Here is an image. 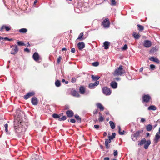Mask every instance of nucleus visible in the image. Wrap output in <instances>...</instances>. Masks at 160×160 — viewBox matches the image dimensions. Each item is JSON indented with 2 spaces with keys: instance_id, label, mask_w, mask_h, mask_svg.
<instances>
[{
  "instance_id": "2eb2a0df",
  "label": "nucleus",
  "mask_w": 160,
  "mask_h": 160,
  "mask_svg": "<svg viewBox=\"0 0 160 160\" xmlns=\"http://www.w3.org/2000/svg\"><path fill=\"white\" fill-rule=\"evenodd\" d=\"M160 138V133L157 132L154 138V141L155 143H157L158 142V140Z\"/></svg>"
},
{
  "instance_id": "774afa93",
  "label": "nucleus",
  "mask_w": 160,
  "mask_h": 160,
  "mask_svg": "<svg viewBox=\"0 0 160 160\" xmlns=\"http://www.w3.org/2000/svg\"><path fill=\"white\" fill-rule=\"evenodd\" d=\"M4 38L3 37H0V40L3 39Z\"/></svg>"
},
{
  "instance_id": "c9c22d12",
  "label": "nucleus",
  "mask_w": 160,
  "mask_h": 160,
  "mask_svg": "<svg viewBox=\"0 0 160 160\" xmlns=\"http://www.w3.org/2000/svg\"><path fill=\"white\" fill-rule=\"evenodd\" d=\"M55 84L56 87H59L61 85V83L59 80H57L55 82Z\"/></svg>"
},
{
  "instance_id": "39448f33",
  "label": "nucleus",
  "mask_w": 160,
  "mask_h": 160,
  "mask_svg": "<svg viewBox=\"0 0 160 160\" xmlns=\"http://www.w3.org/2000/svg\"><path fill=\"white\" fill-rule=\"evenodd\" d=\"M103 93L106 95H109L111 94V91L109 88L107 87H104L102 89Z\"/></svg>"
},
{
  "instance_id": "a211bd4d",
  "label": "nucleus",
  "mask_w": 160,
  "mask_h": 160,
  "mask_svg": "<svg viewBox=\"0 0 160 160\" xmlns=\"http://www.w3.org/2000/svg\"><path fill=\"white\" fill-rule=\"evenodd\" d=\"M66 113L68 116L69 117H72L74 115L73 112L71 110L67 111L66 112Z\"/></svg>"
},
{
  "instance_id": "c03bdc74",
  "label": "nucleus",
  "mask_w": 160,
  "mask_h": 160,
  "mask_svg": "<svg viewBox=\"0 0 160 160\" xmlns=\"http://www.w3.org/2000/svg\"><path fill=\"white\" fill-rule=\"evenodd\" d=\"M111 142V140L110 139H106L105 141V143L108 144L110 143Z\"/></svg>"
},
{
  "instance_id": "f3484780",
  "label": "nucleus",
  "mask_w": 160,
  "mask_h": 160,
  "mask_svg": "<svg viewBox=\"0 0 160 160\" xmlns=\"http://www.w3.org/2000/svg\"><path fill=\"white\" fill-rule=\"evenodd\" d=\"M110 86L113 88L116 89L117 87L118 84L116 82L112 81L111 82Z\"/></svg>"
},
{
  "instance_id": "8fccbe9b",
  "label": "nucleus",
  "mask_w": 160,
  "mask_h": 160,
  "mask_svg": "<svg viewBox=\"0 0 160 160\" xmlns=\"http://www.w3.org/2000/svg\"><path fill=\"white\" fill-rule=\"evenodd\" d=\"M3 39L6 40H8V41H11L12 40V39H10L7 37L4 38Z\"/></svg>"
},
{
  "instance_id": "aec40b11",
  "label": "nucleus",
  "mask_w": 160,
  "mask_h": 160,
  "mask_svg": "<svg viewBox=\"0 0 160 160\" xmlns=\"http://www.w3.org/2000/svg\"><path fill=\"white\" fill-rule=\"evenodd\" d=\"M149 59L151 61L154 62L158 63L159 62V60L158 58H155L154 57H150L149 58Z\"/></svg>"
},
{
  "instance_id": "09e8293b",
  "label": "nucleus",
  "mask_w": 160,
  "mask_h": 160,
  "mask_svg": "<svg viewBox=\"0 0 160 160\" xmlns=\"http://www.w3.org/2000/svg\"><path fill=\"white\" fill-rule=\"evenodd\" d=\"M128 48V46L126 44H125L122 48V49L123 50H126Z\"/></svg>"
},
{
  "instance_id": "603ef678",
  "label": "nucleus",
  "mask_w": 160,
  "mask_h": 160,
  "mask_svg": "<svg viewBox=\"0 0 160 160\" xmlns=\"http://www.w3.org/2000/svg\"><path fill=\"white\" fill-rule=\"evenodd\" d=\"M70 122L72 123H74L76 122V121L74 119H71Z\"/></svg>"
},
{
  "instance_id": "2f4dec72",
  "label": "nucleus",
  "mask_w": 160,
  "mask_h": 160,
  "mask_svg": "<svg viewBox=\"0 0 160 160\" xmlns=\"http://www.w3.org/2000/svg\"><path fill=\"white\" fill-rule=\"evenodd\" d=\"M19 32L22 33H26L27 32V30L25 28H23L19 29Z\"/></svg>"
},
{
  "instance_id": "13d9d810",
  "label": "nucleus",
  "mask_w": 160,
  "mask_h": 160,
  "mask_svg": "<svg viewBox=\"0 0 160 160\" xmlns=\"http://www.w3.org/2000/svg\"><path fill=\"white\" fill-rule=\"evenodd\" d=\"M98 110L97 109L95 110L93 112V113L94 114H96L98 113Z\"/></svg>"
},
{
  "instance_id": "a878e982",
  "label": "nucleus",
  "mask_w": 160,
  "mask_h": 160,
  "mask_svg": "<svg viewBox=\"0 0 160 160\" xmlns=\"http://www.w3.org/2000/svg\"><path fill=\"white\" fill-rule=\"evenodd\" d=\"M133 35L134 38L136 39H138L140 37V35L138 33L137 34L135 32H134L133 33Z\"/></svg>"
},
{
  "instance_id": "864d4df0",
  "label": "nucleus",
  "mask_w": 160,
  "mask_h": 160,
  "mask_svg": "<svg viewBox=\"0 0 160 160\" xmlns=\"http://www.w3.org/2000/svg\"><path fill=\"white\" fill-rule=\"evenodd\" d=\"M76 78H72V80H71V82H76Z\"/></svg>"
},
{
  "instance_id": "423d86ee",
  "label": "nucleus",
  "mask_w": 160,
  "mask_h": 160,
  "mask_svg": "<svg viewBox=\"0 0 160 160\" xmlns=\"http://www.w3.org/2000/svg\"><path fill=\"white\" fill-rule=\"evenodd\" d=\"M33 59L37 62H39L41 61V59L38 53L37 52H35L32 56Z\"/></svg>"
},
{
  "instance_id": "f704fd0d",
  "label": "nucleus",
  "mask_w": 160,
  "mask_h": 160,
  "mask_svg": "<svg viewBox=\"0 0 160 160\" xmlns=\"http://www.w3.org/2000/svg\"><path fill=\"white\" fill-rule=\"evenodd\" d=\"M137 26L138 27V30L139 31H142L143 30L144 27L143 26L139 24H138Z\"/></svg>"
},
{
  "instance_id": "473e14b6",
  "label": "nucleus",
  "mask_w": 160,
  "mask_h": 160,
  "mask_svg": "<svg viewBox=\"0 0 160 160\" xmlns=\"http://www.w3.org/2000/svg\"><path fill=\"white\" fill-rule=\"evenodd\" d=\"M109 124H110L111 128L112 129H113L115 128V124L112 121H110L109 122Z\"/></svg>"
},
{
  "instance_id": "49530a36",
  "label": "nucleus",
  "mask_w": 160,
  "mask_h": 160,
  "mask_svg": "<svg viewBox=\"0 0 160 160\" xmlns=\"http://www.w3.org/2000/svg\"><path fill=\"white\" fill-rule=\"evenodd\" d=\"M4 127L5 128V131L7 132H8V124H5L4 125Z\"/></svg>"
},
{
  "instance_id": "393cba45",
  "label": "nucleus",
  "mask_w": 160,
  "mask_h": 160,
  "mask_svg": "<svg viewBox=\"0 0 160 160\" xmlns=\"http://www.w3.org/2000/svg\"><path fill=\"white\" fill-rule=\"evenodd\" d=\"M109 42L108 41H105L104 42L103 44L104 46V49H107L109 48Z\"/></svg>"
},
{
  "instance_id": "a19ab883",
  "label": "nucleus",
  "mask_w": 160,
  "mask_h": 160,
  "mask_svg": "<svg viewBox=\"0 0 160 160\" xmlns=\"http://www.w3.org/2000/svg\"><path fill=\"white\" fill-rule=\"evenodd\" d=\"M66 117L65 116H64L62 117L61 118H60L59 119V120L60 121H64L66 119Z\"/></svg>"
},
{
  "instance_id": "72a5a7b5",
  "label": "nucleus",
  "mask_w": 160,
  "mask_h": 160,
  "mask_svg": "<svg viewBox=\"0 0 160 160\" xmlns=\"http://www.w3.org/2000/svg\"><path fill=\"white\" fill-rule=\"evenodd\" d=\"M115 133L113 132L112 133V135L111 136H108V138L110 139L111 140H112L115 138Z\"/></svg>"
},
{
  "instance_id": "1a4fd4ad",
  "label": "nucleus",
  "mask_w": 160,
  "mask_h": 160,
  "mask_svg": "<svg viewBox=\"0 0 160 160\" xmlns=\"http://www.w3.org/2000/svg\"><path fill=\"white\" fill-rule=\"evenodd\" d=\"M152 45L151 42L150 41L148 40H145L143 43L144 46L147 48L150 47Z\"/></svg>"
},
{
  "instance_id": "ddd939ff",
  "label": "nucleus",
  "mask_w": 160,
  "mask_h": 160,
  "mask_svg": "<svg viewBox=\"0 0 160 160\" xmlns=\"http://www.w3.org/2000/svg\"><path fill=\"white\" fill-rule=\"evenodd\" d=\"M151 98L148 95H145L143 98V101L145 102H148Z\"/></svg>"
},
{
  "instance_id": "4be33fe9",
  "label": "nucleus",
  "mask_w": 160,
  "mask_h": 160,
  "mask_svg": "<svg viewBox=\"0 0 160 160\" xmlns=\"http://www.w3.org/2000/svg\"><path fill=\"white\" fill-rule=\"evenodd\" d=\"M91 78L93 81H98L97 80L100 78V77L98 76H94L92 75H91Z\"/></svg>"
},
{
  "instance_id": "3c124183",
  "label": "nucleus",
  "mask_w": 160,
  "mask_h": 160,
  "mask_svg": "<svg viewBox=\"0 0 160 160\" xmlns=\"http://www.w3.org/2000/svg\"><path fill=\"white\" fill-rule=\"evenodd\" d=\"M118 152L117 150H114L113 155L114 156H116L118 155Z\"/></svg>"
},
{
  "instance_id": "5fc2aeb1",
  "label": "nucleus",
  "mask_w": 160,
  "mask_h": 160,
  "mask_svg": "<svg viewBox=\"0 0 160 160\" xmlns=\"http://www.w3.org/2000/svg\"><path fill=\"white\" fill-rule=\"evenodd\" d=\"M94 127L96 129H98L99 128V126L98 125H94Z\"/></svg>"
},
{
  "instance_id": "6ab92c4d",
  "label": "nucleus",
  "mask_w": 160,
  "mask_h": 160,
  "mask_svg": "<svg viewBox=\"0 0 160 160\" xmlns=\"http://www.w3.org/2000/svg\"><path fill=\"white\" fill-rule=\"evenodd\" d=\"M71 93V95L74 97H80V95L75 90L72 91Z\"/></svg>"
},
{
  "instance_id": "c85d7f7f",
  "label": "nucleus",
  "mask_w": 160,
  "mask_h": 160,
  "mask_svg": "<svg viewBox=\"0 0 160 160\" xmlns=\"http://www.w3.org/2000/svg\"><path fill=\"white\" fill-rule=\"evenodd\" d=\"M149 110H155L156 109V107L153 105H151L148 108Z\"/></svg>"
},
{
  "instance_id": "f03ea898",
  "label": "nucleus",
  "mask_w": 160,
  "mask_h": 160,
  "mask_svg": "<svg viewBox=\"0 0 160 160\" xmlns=\"http://www.w3.org/2000/svg\"><path fill=\"white\" fill-rule=\"evenodd\" d=\"M125 73V71L123 69L122 66L120 65L119 67L115 71L113 75L114 76H121Z\"/></svg>"
},
{
  "instance_id": "b1692460",
  "label": "nucleus",
  "mask_w": 160,
  "mask_h": 160,
  "mask_svg": "<svg viewBox=\"0 0 160 160\" xmlns=\"http://www.w3.org/2000/svg\"><path fill=\"white\" fill-rule=\"evenodd\" d=\"M97 106L98 108L100 109L101 111H103L104 110V108L101 103H97Z\"/></svg>"
},
{
  "instance_id": "e433bc0d",
  "label": "nucleus",
  "mask_w": 160,
  "mask_h": 160,
  "mask_svg": "<svg viewBox=\"0 0 160 160\" xmlns=\"http://www.w3.org/2000/svg\"><path fill=\"white\" fill-rule=\"evenodd\" d=\"M52 117L55 119L59 118V119L60 116L58 114L54 113L52 114Z\"/></svg>"
},
{
  "instance_id": "9d476101",
  "label": "nucleus",
  "mask_w": 160,
  "mask_h": 160,
  "mask_svg": "<svg viewBox=\"0 0 160 160\" xmlns=\"http://www.w3.org/2000/svg\"><path fill=\"white\" fill-rule=\"evenodd\" d=\"M35 94V92H30L28 93L24 97V98L25 99H27L30 97L33 96Z\"/></svg>"
},
{
  "instance_id": "052dcab7",
  "label": "nucleus",
  "mask_w": 160,
  "mask_h": 160,
  "mask_svg": "<svg viewBox=\"0 0 160 160\" xmlns=\"http://www.w3.org/2000/svg\"><path fill=\"white\" fill-rule=\"evenodd\" d=\"M105 145L106 148L107 149H108L109 148L110 146L108 144L105 143Z\"/></svg>"
},
{
  "instance_id": "4468645a",
  "label": "nucleus",
  "mask_w": 160,
  "mask_h": 160,
  "mask_svg": "<svg viewBox=\"0 0 160 160\" xmlns=\"http://www.w3.org/2000/svg\"><path fill=\"white\" fill-rule=\"evenodd\" d=\"M4 29H5L6 31H8L11 29V27L10 26H8L5 25H3L1 27L0 31H2Z\"/></svg>"
},
{
  "instance_id": "bb28decb",
  "label": "nucleus",
  "mask_w": 160,
  "mask_h": 160,
  "mask_svg": "<svg viewBox=\"0 0 160 160\" xmlns=\"http://www.w3.org/2000/svg\"><path fill=\"white\" fill-rule=\"evenodd\" d=\"M146 140L144 138L142 139L140 141V142L138 144L139 145L141 146L145 144L146 142Z\"/></svg>"
},
{
  "instance_id": "5701e85b",
  "label": "nucleus",
  "mask_w": 160,
  "mask_h": 160,
  "mask_svg": "<svg viewBox=\"0 0 160 160\" xmlns=\"http://www.w3.org/2000/svg\"><path fill=\"white\" fill-rule=\"evenodd\" d=\"M85 89L83 86H81L80 87L79 92L81 94H83L84 93Z\"/></svg>"
},
{
  "instance_id": "4c0bfd02",
  "label": "nucleus",
  "mask_w": 160,
  "mask_h": 160,
  "mask_svg": "<svg viewBox=\"0 0 160 160\" xmlns=\"http://www.w3.org/2000/svg\"><path fill=\"white\" fill-rule=\"evenodd\" d=\"M111 3V5L112 6H115L116 4V2L115 1V0H110Z\"/></svg>"
},
{
  "instance_id": "a18cd8bd",
  "label": "nucleus",
  "mask_w": 160,
  "mask_h": 160,
  "mask_svg": "<svg viewBox=\"0 0 160 160\" xmlns=\"http://www.w3.org/2000/svg\"><path fill=\"white\" fill-rule=\"evenodd\" d=\"M104 119L103 118L102 116H100L99 118L98 119V120L99 122H102L103 121Z\"/></svg>"
},
{
  "instance_id": "f257e3e1",
  "label": "nucleus",
  "mask_w": 160,
  "mask_h": 160,
  "mask_svg": "<svg viewBox=\"0 0 160 160\" xmlns=\"http://www.w3.org/2000/svg\"><path fill=\"white\" fill-rule=\"evenodd\" d=\"M21 121L17 120H15L14 123V131L18 137L22 135L25 131V128H23L20 126Z\"/></svg>"
},
{
  "instance_id": "7c9ffc66",
  "label": "nucleus",
  "mask_w": 160,
  "mask_h": 160,
  "mask_svg": "<svg viewBox=\"0 0 160 160\" xmlns=\"http://www.w3.org/2000/svg\"><path fill=\"white\" fill-rule=\"evenodd\" d=\"M118 132L119 134L121 135H124L125 132L124 130L122 132H121V128L120 126H118Z\"/></svg>"
},
{
  "instance_id": "6e6d98bb",
  "label": "nucleus",
  "mask_w": 160,
  "mask_h": 160,
  "mask_svg": "<svg viewBox=\"0 0 160 160\" xmlns=\"http://www.w3.org/2000/svg\"><path fill=\"white\" fill-rule=\"evenodd\" d=\"M140 121L141 122H144L145 121V119L143 118H141Z\"/></svg>"
},
{
  "instance_id": "de8ad7c7",
  "label": "nucleus",
  "mask_w": 160,
  "mask_h": 160,
  "mask_svg": "<svg viewBox=\"0 0 160 160\" xmlns=\"http://www.w3.org/2000/svg\"><path fill=\"white\" fill-rule=\"evenodd\" d=\"M62 59V57H61L59 56V57L58 58L57 60V62L58 64H59L61 61V60Z\"/></svg>"
},
{
  "instance_id": "6e6552de",
  "label": "nucleus",
  "mask_w": 160,
  "mask_h": 160,
  "mask_svg": "<svg viewBox=\"0 0 160 160\" xmlns=\"http://www.w3.org/2000/svg\"><path fill=\"white\" fill-rule=\"evenodd\" d=\"M99 83V81H96L94 83H90L88 85V88L91 89L94 88Z\"/></svg>"
},
{
  "instance_id": "cd10ccee",
  "label": "nucleus",
  "mask_w": 160,
  "mask_h": 160,
  "mask_svg": "<svg viewBox=\"0 0 160 160\" xmlns=\"http://www.w3.org/2000/svg\"><path fill=\"white\" fill-rule=\"evenodd\" d=\"M75 118L78 120V123H80L81 122V120L80 117L77 114L75 115Z\"/></svg>"
},
{
  "instance_id": "9b49d317",
  "label": "nucleus",
  "mask_w": 160,
  "mask_h": 160,
  "mask_svg": "<svg viewBox=\"0 0 160 160\" xmlns=\"http://www.w3.org/2000/svg\"><path fill=\"white\" fill-rule=\"evenodd\" d=\"M78 46L79 50H82L85 47V45L84 42H79L78 44Z\"/></svg>"
},
{
  "instance_id": "7ed1b4c3",
  "label": "nucleus",
  "mask_w": 160,
  "mask_h": 160,
  "mask_svg": "<svg viewBox=\"0 0 160 160\" xmlns=\"http://www.w3.org/2000/svg\"><path fill=\"white\" fill-rule=\"evenodd\" d=\"M142 131H138L135 133L134 132H133L131 136V138L132 140L134 141H136L140 134L142 133Z\"/></svg>"
},
{
  "instance_id": "dca6fc26",
  "label": "nucleus",
  "mask_w": 160,
  "mask_h": 160,
  "mask_svg": "<svg viewBox=\"0 0 160 160\" xmlns=\"http://www.w3.org/2000/svg\"><path fill=\"white\" fill-rule=\"evenodd\" d=\"M151 141L150 140L146 141L144 146V148L145 149H147L148 148L149 145L151 144Z\"/></svg>"
},
{
  "instance_id": "69168bd1",
  "label": "nucleus",
  "mask_w": 160,
  "mask_h": 160,
  "mask_svg": "<svg viewBox=\"0 0 160 160\" xmlns=\"http://www.w3.org/2000/svg\"><path fill=\"white\" fill-rule=\"evenodd\" d=\"M67 50V49L66 48H63L62 49V51H65V50Z\"/></svg>"
},
{
  "instance_id": "f8f14e48",
  "label": "nucleus",
  "mask_w": 160,
  "mask_h": 160,
  "mask_svg": "<svg viewBox=\"0 0 160 160\" xmlns=\"http://www.w3.org/2000/svg\"><path fill=\"white\" fill-rule=\"evenodd\" d=\"M31 102L33 105H37L38 103V101L36 97H34L32 98L31 99Z\"/></svg>"
},
{
  "instance_id": "4d7b16f0",
  "label": "nucleus",
  "mask_w": 160,
  "mask_h": 160,
  "mask_svg": "<svg viewBox=\"0 0 160 160\" xmlns=\"http://www.w3.org/2000/svg\"><path fill=\"white\" fill-rule=\"evenodd\" d=\"M71 52L72 53H74L75 52V48H72L71 50Z\"/></svg>"
},
{
  "instance_id": "412c9836",
  "label": "nucleus",
  "mask_w": 160,
  "mask_h": 160,
  "mask_svg": "<svg viewBox=\"0 0 160 160\" xmlns=\"http://www.w3.org/2000/svg\"><path fill=\"white\" fill-rule=\"evenodd\" d=\"M146 129L147 131H151L153 128L152 126L150 124L146 126Z\"/></svg>"
},
{
  "instance_id": "c756f323",
  "label": "nucleus",
  "mask_w": 160,
  "mask_h": 160,
  "mask_svg": "<svg viewBox=\"0 0 160 160\" xmlns=\"http://www.w3.org/2000/svg\"><path fill=\"white\" fill-rule=\"evenodd\" d=\"M157 51V49L156 48H153L150 51V53L151 54H153L154 52Z\"/></svg>"
},
{
  "instance_id": "e2e57ef3",
  "label": "nucleus",
  "mask_w": 160,
  "mask_h": 160,
  "mask_svg": "<svg viewBox=\"0 0 160 160\" xmlns=\"http://www.w3.org/2000/svg\"><path fill=\"white\" fill-rule=\"evenodd\" d=\"M104 160H109V158L108 157H105L104 158Z\"/></svg>"
},
{
  "instance_id": "37998d69",
  "label": "nucleus",
  "mask_w": 160,
  "mask_h": 160,
  "mask_svg": "<svg viewBox=\"0 0 160 160\" xmlns=\"http://www.w3.org/2000/svg\"><path fill=\"white\" fill-rule=\"evenodd\" d=\"M92 65L93 66L97 67L99 65V62H94L92 63Z\"/></svg>"
},
{
  "instance_id": "680f3d73",
  "label": "nucleus",
  "mask_w": 160,
  "mask_h": 160,
  "mask_svg": "<svg viewBox=\"0 0 160 160\" xmlns=\"http://www.w3.org/2000/svg\"><path fill=\"white\" fill-rule=\"evenodd\" d=\"M115 80L117 81H119L120 80L121 78H117L114 79Z\"/></svg>"
},
{
  "instance_id": "338daca9",
  "label": "nucleus",
  "mask_w": 160,
  "mask_h": 160,
  "mask_svg": "<svg viewBox=\"0 0 160 160\" xmlns=\"http://www.w3.org/2000/svg\"><path fill=\"white\" fill-rule=\"evenodd\" d=\"M143 68H141L140 69V72H142V71H143Z\"/></svg>"
},
{
  "instance_id": "bf43d9fd",
  "label": "nucleus",
  "mask_w": 160,
  "mask_h": 160,
  "mask_svg": "<svg viewBox=\"0 0 160 160\" xmlns=\"http://www.w3.org/2000/svg\"><path fill=\"white\" fill-rule=\"evenodd\" d=\"M24 51L27 52H30V50H29V49L28 48H25V49H24Z\"/></svg>"
},
{
  "instance_id": "0e129e2a",
  "label": "nucleus",
  "mask_w": 160,
  "mask_h": 160,
  "mask_svg": "<svg viewBox=\"0 0 160 160\" xmlns=\"http://www.w3.org/2000/svg\"><path fill=\"white\" fill-rule=\"evenodd\" d=\"M107 133L106 132H104L103 134L104 137L106 136L107 135Z\"/></svg>"
},
{
  "instance_id": "79ce46f5",
  "label": "nucleus",
  "mask_w": 160,
  "mask_h": 160,
  "mask_svg": "<svg viewBox=\"0 0 160 160\" xmlns=\"http://www.w3.org/2000/svg\"><path fill=\"white\" fill-rule=\"evenodd\" d=\"M150 67L152 70H153L155 68V66L153 64L150 65Z\"/></svg>"
},
{
  "instance_id": "0eeeda50",
  "label": "nucleus",
  "mask_w": 160,
  "mask_h": 160,
  "mask_svg": "<svg viewBox=\"0 0 160 160\" xmlns=\"http://www.w3.org/2000/svg\"><path fill=\"white\" fill-rule=\"evenodd\" d=\"M110 23L108 18H105L103 21L102 25L105 28H108L109 27Z\"/></svg>"
},
{
  "instance_id": "58836bf2",
  "label": "nucleus",
  "mask_w": 160,
  "mask_h": 160,
  "mask_svg": "<svg viewBox=\"0 0 160 160\" xmlns=\"http://www.w3.org/2000/svg\"><path fill=\"white\" fill-rule=\"evenodd\" d=\"M83 35V34L82 32H81L80 33L77 39H81L83 40V38H82V37Z\"/></svg>"
},
{
  "instance_id": "20e7f679",
  "label": "nucleus",
  "mask_w": 160,
  "mask_h": 160,
  "mask_svg": "<svg viewBox=\"0 0 160 160\" xmlns=\"http://www.w3.org/2000/svg\"><path fill=\"white\" fill-rule=\"evenodd\" d=\"M10 47L12 49V50L11 52V53L12 54H16L18 51V47L16 44L11 46Z\"/></svg>"
},
{
  "instance_id": "ea45409f",
  "label": "nucleus",
  "mask_w": 160,
  "mask_h": 160,
  "mask_svg": "<svg viewBox=\"0 0 160 160\" xmlns=\"http://www.w3.org/2000/svg\"><path fill=\"white\" fill-rule=\"evenodd\" d=\"M17 44L18 45L20 46H23L25 45L24 43L21 41L18 42Z\"/></svg>"
}]
</instances>
